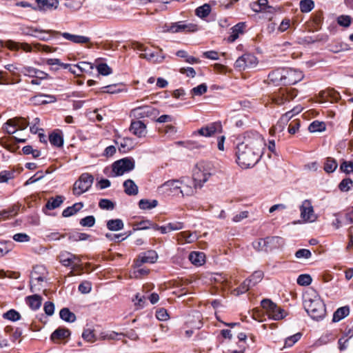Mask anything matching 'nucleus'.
<instances>
[{
	"mask_svg": "<svg viewBox=\"0 0 353 353\" xmlns=\"http://www.w3.org/2000/svg\"><path fill=\"white\" fill-rule=\"evenodd\" d=\"M265 143L263 137L256 131L246 132L243 141L236 147V162L243 168L253 167L261 159Z\"/></svg>",
	"mask_w": 353,
	"mask_h": 353,
	"instance_id": "obj_1",
	"label": "nucleus"
},
{
	"mask_svg": "<svg viewBox=\"0 0 353 353\" xmlns=\"http://www.w3.org/2000/svg\"><path fill=\"white\" fill-rule=\"evenodd\" d=\"M215 174L213 165L209 162H199L193 170L192 179L195 182V187L201 188L210 177Z\"/></svg>",
	"mask_w": 353,
	"mask_h": 353,
	"instance_id": "obj_2",
	"label": "nucleus"
},
{
	"mask_svg": "<svg viewBox=\"0 0 353 353\" xmlns=\"http://www.w3.org/2000/svg\"><path fill=\"white\" fill-rule=\"evenodd\" d=\"M304 307L307 313L314 320L319 321L325 316V305L318 296H315L313 299H305Z\"/></svg>",
	"mask_w": 353,
	"mask_h": 353,
	"instance_id": "obj_3",
	"label": "nucleus"
},
{
	"mask_svg": "<svg viewBox=\"0 0 353 353\" xmlns=\"http://www.w3.org/2000/svg\"><path fill=\"white\" fill-rule=\"evenodd\" d=\"M297 96V90L292 88H281L271 95V101L277 105H282L293 100Z\"/></svg>",
	"mask_w": 353,
	"mask_h": 353,
	"instance_id": "obj_4",
	"label": "nucleus"
},
{
	"mask_svg": "<svg viewBox=\"0 0 353 353\" xmlns=\"http://www.w3.org/2000/svg\"><path fill=\"white\" fill-rule=\"evenodd\" d=\"M94 177L89 173H83L73 185L72 192L74 195L80 196L87 192L92 186Z\"/></svg>",
	"mask_w": 353,
	"mask_h": 353,
	"instance_id": "obj_5",
	"label": "nucleus"
},
{
	"mask_svg": "<svg viewBox=\"0 0 353 353\" xmlns=\"http://www.w3.org/2000/svg\"><path fill=\"white\" fill-rule=\"evenodd\" d=\"M60 263L66 267L71 266L72 271L70 275H73V271H82L83 268L81 265V259L70 252H62L59 256Z\"/></svg>",
	"mask_w": 353,
	"mask_h": 353,
	"instance_id": "obj_6",
	"label": "nucleus"
},
{
	"mask_svg": "<svg viewBox=\"0 0 353 353\" xmlns=\"http://www.w3.org/2000/svg\"><path fill=\"white\" fill-rule=\"evenodd\" d=\"M261 305L266 310L268 315L274 320H281L287 314L284 310L277 306L270 299H263Z\"/></svg>",
	"mask_w": 353,
	"mask_h": 353,
	"instance_id": "obj_7",
	"label": "nucleus"
},
{
	"mask_svg": "<svg viewBox=\"0 0 353 353\" xmlns=\"http://www.w3.org/2000/svg\"><path fill=\"white\" fill-rule=\"evenodd\" d=\"M163 28L164 32L170 33L190 32L197 30L196 25L185 23L183 21L166 23Z\"/></svg>",
	"mask_w": 353,
	"mask_h": 353,
	"instance_id": "obj_8",
	"label": "nucleus"
},
{
	"mask_svg": "<svg viewBox=\"0 0 353 353\" xmlns=\"http://www.w3.org/2000/svg\"><path fill=\"white\" fill-rule=\"evenodd\" d=\"M134 168V161L132 159L123 158L112 164V172L114 176H121Z\"/></svg>",
	"mask_w": 353,
	"mask_h": 353,
	"instance_id": "obj_9",
	"label": "nucleus"
},
{
	"mask_svg": "<svg viewBox=\"0 0 353 353\" xmlns=\"http://www.w3.org/2000/svg\"><path fill=\"white\" fill-rule=\"evenodd\" d=\"M222 131V125L219 122L209 123L193 132L194 135L210 137Z\"/></svg>",
	"mask_w": 353,
	"mask_h": 353,
	"instance_id": "obj_10",
	"label": "nucleus"
},
{
	"mask_svg": "<svg viewBox=\"0 0 353 353\" xmlns=\"http://www.w3.org/2000/svg\"><path fill=\"white\" fill-rule=\"evenodd\" d=\"M179 189L180 181L179 180H169L158 188L159 192L162 194L175 196L179 194Z\"/></svg>",
	"mask_w": 353,
	"mask_h": 353,
	"instance_id": "obj_11",
	"label": "nucleus"
},
{
	"mask_svg": "<svg viewBox=\"0 0 353 353\" xmlns=\"http://www.w3.org/2000/svg\"><path fill=\"white\" fill-rule=\"evenodd\" d=\"M303 78L301 71L292 68L284 69V85H294Z\"/></svg>",
	"mask_w": 353,
	"mask_h": 353,
	"instance_id": "obj_12",
	"label": "nucleus"
},
{
	"mask_svg": "<svg viewBox=\"0 0 353 353\" xmlns=\"http://www.w3.org/2000/svg\"><path fill=\"white\" fill-rule=\"evenodd\" d=\"M300 211L301 216L304 221L314 222L316 219V216L314 214L313 206L310 201H303L300 207Z\"/></svg>",
	"mask_w": 353,
	"mask_h": 353,
	"instance_id": "obj_13",
	"label": "nucleus"
},
{
	"mask_svg": "<svg viewBox=\"0 0 353 353\" xmlns=\"http://www.w3.org/2000/svg\"><path fill=\"white\" fill-rule=\"evenodd\" d=\"M49 32L52 34L53 37H57L58 35H61L64 39L70 41L74 43H88L90 39L88 37L72 34L68 32H60L56 30H50Z\"/></svg>",
	"mask_w": 353,
	"mask_h": 353,
	"instance_id": "obj_14",
	"label": "nucleus"
},
{
	"mask_svg": "<svg viewBox=\"0 0 353 353\" xmlns=\"http://www.w3.org/2000/svg\"><path fill=\"white\" fill-rule=\"evenodd\" d=\"M154 112L155 109L152 106H139L132 110L131 115L137 119H143L151 117Z\"/></svg>",
	"mask_w": 353,
	"mask_h": 353,
	"instance_id": "obj_15",
	"label": "nucleus"
},
{
	"mask_svg": "<svg viewBox=\"0 0 353 353\" xmlns=\"http://www.w3.org/2000/svg\"><path fill=\"white\" fill-rule=\"evenodd\" d=\"M130 131L139 138L145 137L148 132L146 125L139 120L131 122Z\"/></svg>",
	"mask_w": 353,
	"mask_h": 353,
	"instance_id": "obj_16",
	"label": "nucleus"
},
{
	"mask_svg": "<svg viewBox=\"0 0 353 353\" xmlns=\"http://www.w3.org/2000/svg\"><path fill=\"white\" fill-rule=\"evenodd\" d=\"M197 188H198L195 187V182H194V181H191L188 179H187L186 181H180L179 194H181L182 196L193 195Z\"/></svg>",
	"mask_w": 353,
	"mask_h": 353,
	"instance_id": "obj_17",
	"label": "nucleus"
},
{
	"mask_svg": "<svg viewBox=\"0 0 353 353\" xmlns=\"http://www.w3.org/2000/svg\"><path fill=\"white\" fill-rule=\"evenodd\" d=\"M339 99V93L335 91L334 90L331 89L320 92L319 102L320 103H324L327 101L334 103L337 102Z\"/></svg>",
	"mask_w": 353,
	"mask_h": 353,
	"instance_id": "obj_18",
	"label": "nucleus"
},
{
	"mask_svg": "<svg viewBox=\"0 0 353 353\" xmlns=\"http://www.w3.org/2000/svg\"><path fill=\"white\" fill-rule=\"evenodd\" d=\"M158 258L157 253L154 250H149L143 255H139V258L135 261V265L140 267L145 263H154Z\"/></svg>",
	"mask_w": 353,
	"mask_h": 353,
	"instance_id": "obj_19",
	"label": "nucleus"
},
{
	"mask_svg": "<svg viewBox=\"0 0 353 353\" xmlns=\"http://www.w3.org/2000/svg\"><path fill=\"white\" fill-rule=\"evenodd\" d=\"M5 47L11 51H18L19 49H21L26 52H30L32 50V48L29 43H19L13 40L6 41Z\"/></svg>",
	"mask_w": 353,
	"mask_h": 353,
	"instance_id": "obj_20",
	"label": "nucleus"
},
{
	"mask_svg": "<svg viewBox=\"0 0 353 353\" xmlns=\"http://www.w3.org/2000/svg\"><path fill=\"white\" fill-rule=\"evenodd\" d=\"M116 143L119 145V150L121 152H128L135 146L133 139L129 137H123L119 139Z\"/></svg>",
	"mask_w": 353,
	"mask_h": 353,
	"instance_id": "obj_21",
	"label": "nucleus"
},
{
	"mask_svg": "<svg viewBox=\"0 0 353 353\" xmlns=\"http://www.w3.org/2000/svg\"><path fill=\"white\" fill-rule=\"evenodd\" d=\"M267 252L281 248L284 245V240L280 236H268L265 238Z\"/></svg>",
	"mask_w": 353,
	"mask_h": 353,
	"instance_id": "obj_22",
	"label": "nucleus"
},
{
	"mask_svg": "<svg viewBox=\"0 0 353 353\" xmlns=\"http://www.w3.org/2000/svg\"><path fill=\"white\" fill-rule=\"evenodd\" d=\"M139 57L141 59H147L148 61L156 63V62H161L164 59V57L162 54L161 50L159 52L151 51L148 48L146 52L144 53L140 54Z\"/></svg>",
	"mask_w": 353,
	"mask_h": 353,
	"instance_id": "obj_23",
	"label": "nucleus"
},
{
	"mask_svg": "<svg viewBox=\"0 0 353 353\" xmlns=\"http://www.w3.org/2000/svg\"><path fill=\"white\" fill-rule=\"evenodd\" d=\"M37 10L44 11L48 9H57L59 2L58 0H37Z\"/></svg>",
	"mask_w": 353,
	"mask_h": 353,
	"instance_id": "obj_24",
	"label": "nucleus"
},
{
	"mask_svg": "<svg viewBox=\"0 0 353 353\" xmlns=\"http://www.w3.org/2000/svg\"><path fill=\"white\" fill-rule=\"evenodd\" d=\"M268 80L274 84L283 83L284 81V68H278L268 74Z\"/></svg>",
	"mask_w": 353,
	"mask_h": 353,
	"instance_id": "obj_25",
	"label": "nucleus"
},
{
	"mask_svg": "<svg viewBox=\"0 0 353 353\" xmlns=\"http://www.w3.org/2000/svg\"><path fill=\"white\" fill-rule=\"evenodd\" d=\"M70 336V331L65 327H59L51 334L50 339L54 341L56 340L65 339Z\"/></svg>",
	"mask_w": 353,
	"mask_h": 353,
	"instance_id": "obj_26",
	"label": "nucleus"
},
{
	"mask_svg": "<svg viewBox=\"0 0 353 353\" xmlns=\"http://www.w3.org/2000/svg\"><path fill=\"white\" fill-rule=\"evenodd\" d=\"M327 48L333 53H339L349 49L348 45L341 41H333L327 46Z\"/></svg>",
	"mask_w": 353,
	"mask_h": 353,
	"instance_id": "obj_27",
	"label": "nucleus"
},
{
	"mask_svg": "<svg viewBox=\"0 0 353 353\" xmlns=\"http://www.w3.org/2000/svg\"><path fill=\"white\" fill-rule=\"evenodd\" d=\"M205 256L204 253L199 252H192L189 254V260L196 266H201L205 262Z\"/></svg>",
	"mask_w": 353,
	"mask_h": 353,
	"instance_id": "obj_28",
	"label": "nucleus"
},
{
	"mask_svg": "<svg viewBox=\"0 0 353 353\" xmlns=\"http://www.w3.org/2000/svg\"><path fill=\"white\" fill-rule=\"evenodd\" d=\"M42 298L38 294H34L26 297V302L30 307L34 310H38L41 305Z\"/></svg>",
	"mask_w": 353,
	"mask_h": 353,
	"instance_id": "obj_29",
	"label": "nucleus"
},
{
	"mask_svg": "<svg viewBox=\"0 0 353 353\" xmlns=\"http://www.w3.org/2000/svg\"><path fill=\"white\" fill-rule=\"evenodd\" d=\"M124 192L128 195H137L139 192L138 186L132 179H127L123 183Z\"/></svg>",
	"mask_w": 353,
	"mask_h": 353,
	"instance_id": "obj_30",
	"label": "nucleus"
},
{
	"mask_svg": "<svg viewBox=\"0 0 353 353\" xmlns=\"http://www.w3.org/2000/svg\"><path fill=\"white\" fill-rule=\"evenodd\" d=\"M350 313L348 306H343L338 308L333 314L332 321L339 322L346 317Z\"/></svg>",
	"mask_w": 353,
	"mask_h": 353,
	"instance_id": "obj_31",
	"label": "nucleus"
},
{
	"mask_svg": "<svg viewBox=\"0 0 353 353\" xmlns=\"http://www.w3.org/2000/svg\"><path fill=\"white\" fill-rule=\"evenodd\" d=\"M83 207V203H76L73 205L68 207L65 208L63 212L62 215L64 217H69L70 216L74 215L77 212H79Z\"/></svg>",
	"mask_w": 353,
	"mask_h": 353,
	"instance_id": "obj_32",
	"label": "nucleus"
},
{
	"mask_svg": "<svg viewBox=\"0 0 353 353\" xmlns=\"http://www.w3.org/2000/svg\"><path fill=\"white\" fill-rule=\"evenodd\" d=\"M63 202V198L62 196H57L56 197H52L49 199L46 204V208L48 210H52L57 208Z\"/></svg>",
	"mask_w": 353,
	"mask_h": 353,
	"instance_id": "obj_33",
	"label": "nucleus"
},
{
	"mask_svg": "<svg viewBox=\"0 0 353 353\" xmlns=\"http://www.w3.org/2000/svg\"><path fill=\"white\" fill-rule=\"evenodd\" d=\"M59 315L61 319L66 322L73 323L76 321V315L70 311L68 308L64 307L61 309Z\"/></svg>",
	"mask_w": 353,
	"mask_h": 353,
	"instance_id": "obj_34",
	"label": "nucleus"
},
{
	"mask_svg": "<svg viewBox=\"0 0 353 353\" xmlns=\"http://www.w3.org/2000/svg\"><path fill=\"white\" fill-rule=\"evenodd\" d=\"M46 276V270L42 266L34 267L32 271L30 273V281L34 282L35 280H38L39 278Z\"/></svg>",
	"mask_w": 353,
	"mask_h": 353,
	"instance_id": "obj_35",
	"label": "nucleus"
},
{
	"mask_svg": "<svg viewBox=\"0 0 353 353\" xmlns=\"http://www.w3.org/2000/svg\"><path fill=\"white\" fill-rule=\"evenodd\" d=\"M242 57L248 69L255 68L258 64L257 58L252 54H244Z\"/></svg>",
	"mask_w": 353,
	"mask_h": 353,
	"instance_id": "obj_36",
	"label": "nucleus"
},
{
	"mask_svg": "<svg viewBox=\"0 0 353 353\" xmlns=\"http://www.w3.org/2000/svg\"><path fill=\"white\" fill-rule=\"evenodd\" d=\"M123 223L121 219H111L107 222V228L111 231H118L123 228Z\"/></svg>",
	"mask_w": 353,
	"mask_h": 353,
	"instance_id": "obj_37",
	"label": "nucleus"
},
{
	"mask_svg": "<svg viewBox=\"0 0 353 353\" xmlns=\"http://www.w3.org/2000/svg\"><path fill=\"white\" fill-rule=\"evenodd\" d=\"M46 280V276L39 278L34 282L30 281V291L32 292H39L43 288V283Z\"/></svg>",
	"mask_w": 353,
	"mask_h": 353,
	"instance_id": "obj_38",
	"label": "nucleus"
},
{
	"mask_svg": "<svg viewBox=\"0 0 353 353\" xmlns=\"http://www.w3.org/2000/svg\"><path fill=\"white\" fill-rule=\"evenodd\" d=\"M50 143L57 147H61L63 144V139L62 136L57 132H52L49 136Z\"/></svg>",
	"mask_w": 353,
	"mask_h": 353,
	"instance_id": "obj_39",
	"label": "nucleus"
},
{
	"mask_svg": "<svg viewBox=\"0 0 353 353\" xmlns=\"http://www.w3.org/2000/svg\"><path fill=\"white\" fill-rule=\"evenodd\" d=\"M338 167L336 161L331 157H328L324 165V170L327 173H332L336 170Z\"/></svg>",
	"mask_w": 353,
	"mask_h": 353,
	"instance_id": "obj_40",
	"label": "nucleus"
},
{
	"mask_svg": "<svg viewBox=\"0 0 353 353\" xmlns=\"http://www.w3.org/2000/svg\"><path fill=\"white\" fill-rule=\"evenodd\" d=\"M308 130L311 132H322L325 130V124L322 121H314L310 124Z\"/></svg>",
	"mask_w": 353,
	"mask_h": 353,
	"instance_id": "obj_41",
	"label": "nucleus"
},
{
	"mask_svg": "<svg viewBox=\"0 0 353 353\" xmlns=\"http://www.w3.org/2000/svg\"><path fill=\"white\" fill-rule=\"evenodd\" d=\"M211 12L210 5L205 3L197 8L195 10L196 14L200 18H205L208 17Z\"/></svg>",
	"mask_w": 353,
	"mask_h": 353,
	"instance_id": "obj_42",
	"label": "nucleus"
},
{
	"mask_svg": "<svg viewBox=\"0 0 353 353\" xmlns=\"http://www.w3.org/2000/svg\"><path fill=\"white\" fill-rule=\"evenodd\" d=\"M179 240L183 241L184 243H192L196 239V235L190 233L188 231L180 232L179 234Z\"/></svg>",
	"mask_w": 353,
	"mask_h": 353,
	"instance_id": "obj_43",
	"label": "nucleus"
},
{
	"mask_svg": "<svg viewBox=\"0 0 353 353\" xmlns=\"http://www.w3.org/2000/svg\"><path fill=\"white\" fill-rule=\"evenodd\" d=\"M82 338L87 342L90 343H93L97 340V336L94 334V330L91 328L84 329L82 333Z\"/></svg>",
	"mask_w": 353,
	"mask_h": 353,
	"instance_id": "obj_44",
	"label": "nucleus"
},
{
	"mask_svg": "<svg viewBox=\"0 0 353 353\" xmlns=\"http://www.w3.org/2000/svg\"><path fill=\"white\" fill-rule=\"evenodd\" d=\"M251 287L252 286L250 285V281H248V279H245L239 288L233 290L232 293L233 294L238 296L248 291Z\"/></svg>",
	"mask_w": 353,
	"mask_h": 353,
	"instance_id": "obj_45",
	"label": "nucleus"
},
{
	"mask_svg": "<svg viewBox=\"0 0 353 353\" xmlns=\"http://www.w3.org/2000/svg\"><path fill=\"white\" fill-rule=\"evenodd\" d=\"M158 204L157 200L149 201L147 199H141L139 202V206L142 210H150L155 208Z\"/></svg>",
	"mask_w": 353,
	"mask_h": 353,
	"instance_id": "obj_46",
	"label": "nucleus"
},
{
	"mask_svg": "<svg viewBox=\"0 0 353 353\" xmlns=\"http://www.w3.org/2000/svg\"><path fill=\"white\" fill-rule=\"evenodd\" d=\"M19 210V207L17 205H14L8 210H5L0 212V219H4L6 218H9L13 216H15L17 214Z\"/></svg>",
	"mask_w": 353,
	"mask_h": 353,
	"instance_id": "obj_47",
	"label": "nucleus"
},
{
	"mask_svg": "<svg viewBox=\"0 0 353 353\" xmlns=\"http://www.w3.org/2000/svg\"><path fill=\"white\" fill-rule=\"evenodd\" d=\"M314 7L312 0H301L300 2V10L302 12H309Z\"/></svg>",
	"mask_w": 353,
	"mask_h": 353,
	"instance_id": "obj_48",
	"label": "nucleus"
},
{
	"mask_svg": "<svg viewBox=\"0 0 353 353\" xmlns=\"http://www.w3.org/2000/svg\"><path fill=\"white\" fill-rule=\"evenodd\" d=\"M263 277V272L262 271H255L250 278L247 279L248 281H250V285L252 287L259 283Z\"/></svg>",
	"mask_w": 353,
	"mask_h": 353,
	"instance_id": "obj_49",
	"label": "nucleus"
},
{
	"mask_svg": "<svg viewBox=\"0 0 353 353\" xmlns=\"http://www.w3.org/2000/svg\"><path fill=\"white\" fill-rule=\"evenodd\" d=\"M3 317L5 319H8L12 321H16L20 319L21 315L16 310L11 309L3 314Z\"/></svg>",
	"mask_w": 353,
	"mask_h": 353,
	"instance_id": "obj_50",
	"label": "nucleus"
},
{
	"mask_svg": "<svg viewBox=\"0 0 353 353\" xmlns=\"http://www.w3.org/2000/svg\"><path fill=\"white\" fill-rule=\"evenodd\" d=\"M21 32L24 35L34 37L36 33L43 34L45 32L43 30L26 26L21 28Z\"/></svg>",
	"mask_w": 353,
	"mask_h": 353,
	"instance_id": "obj_51",
	"label": "nucleus"
},
{
	"mask_svg": "<svg viewBox=\"0 0 353 353\" xmlns=\"http://www.w3.org/2000/svg\"><path fill=\"white\" fill-rule=\"evenodd\" d=\"M340 170L346 174L353 173V162L343 161L340 165Z\"/></svg>",
	"mask_w": 353,
	"mask_h": 353,
	"instance_id": "obj_52",
	"label": "nucleus"
},
{
	"mask_svg": "<svg viewBox=\"0 0 353 353\" xmlns=\"http://www.w3.org/2000/svg\"><path fill=\"white\" fill-rule=\"evenodd\" d=\"M16 120L8 119L5 123L4 129L8 134H14L18 130L16 126Z\"/></svg>",
	"mask_w": 353,
	"mask_h": 353,
	"instance_id": "obj_53",
	"label": "nucleus"
},
{
	"mask_svg": "<svg viewBox=\"0 0 353 353\" xmlns=\"http://www.w3.org/2000/svg\"><path fill=\"white\" fill-rule=\"evenodd\" d=\"M78 70L79 72H90L93 69V65L91 63L81 61L77 64Z\"/></svg>",
	"mask_w": 353,
	"mask_h": 353,
	"instance_id": "obj_54",
	"label": "nucleus"
},
{
	"mask_svg": "<svg viewBox=\"0 0 353 353\" xmlns=\"http://www.w3.org/2000/svg\"><path fill=\"white\" fill-rule=\"evenodd\" d=\"M312 281V277L309 274H301L296 280L297 283L302 286L309 285Z\"/></svg>",
	"mask_w": 353,
	"mask_h": 353,
	"instance_id": "obj_55",
	"label": "nucleus"
},
{
	"mask_svg": "<svg viewBox=\"0 0 353 353\" xmlns=\"http://www.w3.org/2000/svg\"><path fill=\"white\" fill-rule=\"evenodd\" d=\"M207 90H208L207 85L205 83H201V84L199 85L198 86L193 88L191 90V93L193 95L201 96L203 94L207 92Z\"/></svg>",
	"mask_w": 353,
	"mask_h": 353,
	"instance_id": "obj_56",
	"label": "nucleus"
},
{
	"mask_svg": "<svg viewBox=\"0 0 353 353\" xmlns=\"http://www.w3.org/2000/svg\"><path fill=\"white\" fill-rule=\"evenodd\" d=\"M37 70V68L32 66H23L20 69V72L25 76L35 77Z\"/></svg>",
	"mask_w": 353,
	"mask_h": 353,
	"instance_id": "obj_57",
	"label": "nucleus"
},
{
	"mask_svg": "<svg viewBox=\"0 0 353 353\" xmlns=\"http://www.w3.org/2000/svg\"><path fill=\"white\" fill-rule=\"evenodd\" d=\"M301 337V334L298 332L292 336L288 337L285 341V347H292L295 343H296Z\"/></svg>",
	"mask_w": 353,
	"mask_h": 353,
	"instance_id": "obj_58",
	"label": "nucleus"
},
{
	"mask_svg": "<svg viewBox=\"0 0 353 353\" xmlns=\"http://www.w3.org/2000/svg\"><path fill=\"white\" fill-rule=\"evenodd\" d=\"M152 222L149 220H143L136 223L133 230H147L151 228Z\"/></svg>",
	"mask_w": 353,
	"mask_h": 353,
	"instance_id": "obj_59",
	"label": "nucleus"
},
{
	"mask_svg": "<svg viewBox=\"0 0 353 353\" xmlns=\"http://www.w3.org/2000/svg\"><path fill=\"white\" fill-rule=\"evenodd\" d=\"M119 85V84H112L103 87L102 92L103 93H109V94H116L121 92L123 90L121 88L116 89V88Z\"/></svg>",
	"mask_w": 353,
	"mask_h": 353,
	"instance_id": "obj_60",
	"label": "nucleus"
},
{
	"mask_svg": "<svg viewBox=\"0 0 353 353\" xmlns=\"http://www.w3.org/2000/svg\"><path fill=\"white\" fill-rule=\"evenodd\" d=\"M99 206L103 210H112L114 208V204L109 199H102L99 202Z\"/></svg>",
	"mask_w": 353,
	"mask_h": 353,
	"instance_id": "obj_61",
	"label": "nucleus"
},
{
	"mask_svg": "<svg viewBox=\"0 0 353 353\" xmlns=\"http://www.w3.org/2000/svg\"><path fill=\"white\" fill-rule=\"evenodd\" d=\"M352 19L348 15H341L337 18V23L341 26L349 27L351 24Z\"/></svg>",
	"mask_w": 353,
	"mask_h": 353,
	"instance_id": "obj_62",
	"label": "nucleus"
},
{
	"mask_svg": "<svg viewBox=\"0 0 353 353\" xmlns=\"http://www.w3.org/2000/svg\"><path fill=\"white\" fill-rule=\"evenodd\" d=\"M95 223V218L93 216H87L81 219L80 224L83 227H92Z\"/></svg>",
	"mask_w": 353,
	"mask_h": 353,
	"instance_id": "obj_63",
	"label": "nucleus"
},
{
	"mask_svg": "<svg viewBox=\"0 0 353 353\" xmlns=\"http://www.w3.org/2000/svg\"><path fill=\"white\" fill-rule=\"evenodd\" d=\"M14 241L19 243H26L30 241V237L26 233H17L13 236Z\"/></svg>",
	"mask_w": 353,
	"mask_h": 353,
	"instance_id": "obj_64",
	"label": "nucleus"
}]
</instances>
